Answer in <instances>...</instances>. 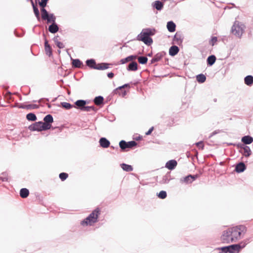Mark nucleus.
I'll return each instance as SVG.
<instances>
[{
  "label": "nucleus",
  "mask_w": 253,
  "mask_h": 253,
  "mask_svg": "<svg viewBox=\"0 0 253 253\" xmlns=\"http://www.w3.org/2000/svg\"><path fill=\"white\" fill-rule=\"evenodd\" d=\"M246 230V227L243 225L229 228L223 232L221 239L225 243L236 242L242 238Z\"/></svg>",
  "instance_id": "1"
},
{
  "label": "nucleus",
  "mask_w": 253,
  "mask_h": 253,
  "mask_svg": "<svg viewBox=\"0 0 253 253\" xmlns=\"http://www.w3.org/2000/svg\"><path fill=\"white\" fill-rule=\"evenodd\" d=\"M155 33L156 30L154 29H144L137 36V40L142 41L146 45H150L153 42V40L150 36L155 35Z\"/></svg>",
  "instance_id": "2"
},
{
  "label": "nucleus",
  "mask_w": 253,
  "mask_h": 253,
  "mask_svg": "<svg viewBox=\"0 0 253 253\" xmlns=\"http://www.w3.org/2000/svg\"><path fill=\"white\" fill-rule=\"evenodd\" d=\"M99 214V211L96 209L93 211L88 217L82 221L81 224L83 226H91L97 221V218Z\"/></svg>",
  "instance_id": "3"
},
{
  "label": "nucleus",
  "mask_w": 253,
  "mask_h": 253,
  "mask_svg": "<svg viewBox=\"0 0 253 253\" xmlns=\"http://www.w3.org/2000/svg\"><path fill=\"white\" fill-rule=\"evenodd\" d=\"M245 28V25L240 22L236 21L231 28V32L235 36L240 38L244 32Z\"/></svg>",
  "instance_id": "4"
},
{
  "label": "nucleus",
  "mask_w": 253,
  "mask_h": 253,
  "mask_svg": "<svg viewBox=\"0 0 253 253\" xmlns=\"http://www.w3.org/2000/svg\"><path fill=\"white\" fill-rule=\"evenodd\" d=\"M246 245L241 246L240 244H234L219 248V250H221L224 253H238Z\"/></svg>",
  "instance_id": "5"
},
{
  "label": "nucleus",
  "mask_w": 253,
  "mask_h": 253,
  "mask_svg": "<svg viewBox=\"0 0 253 253\" xmlns=\"http://www.w3.org/2000/svg\"><path fill=\"white\" fill-rule=\"evenodd\" d=\"M51 125L47 123H43V122H39L31 125L29 126V129L32 131H42L50 129Z\"/></svg>",
  "instance_id": "6"
},
{
  "label": "nucleus",
  "mask_w": 253,
  "mask_h": 253,
  "mask_svg": "<svg viewBox=\"0 0 253 253\" xmlns=\"http://www.w3.org/2000/svg\"><path fill=\"white\" fill-rule=\"evenodd\" d=\"M197 177V175H189L183 178H181L180 182L186 184L191 183Z\"/></svg>",
  "instance_id": "7"
},
{
  "label": "nucleus",
  "mask_w": 253,
  "mask_h": 253,
  "mask_svg": "<svg viewBox=\"0 0 253 253\" xmlns=\"http://www.w3.org/2000/svg\"><path fill=\"white\" fill-rule=\"evenodd\" d=\"M177 165V162L174 160H169L166 164L165 167L169 170L175 169Z\"/></svg>",
  "instance_id": "8"
},
{
  "label": "nucleus",
  "mask_w": 253,
  "mask_h": 253,
  "mask_svg": "<svg viewBox=\"0 0 253 253\" xmlns=\"http://www.w3.org/2000/svg\"><path fill=\"white\" fill-rule=\"evenodd\" d=\"M100 146L103 148H108L110 145V142L106 138L102 137L99 140Z\"/></svg>",
  "instance_id": "9"
},
{
  "label": "nucleus",
  "mask_w": 253,
  "mask_h": 253,
  "mask_svg": "<svg viewBox=\"0 0 253 253\" xmlns=\"http://www.w3.org/2000/svg\"><path fill=\"white\" fill-rule=\"evenodd\" d=\"M179 51L178 47L176 45L172 46L169 49V54L171 56L175 55Z\"/></svg>",
  "instance_id": "10"
},
{
  "label": "nucleus",
  "mask_w": 253,
  "mask_h": 253,
  "mask_svg": "<svg viewBox=\"0 0 253 253\" xmlns=\"http://www.w3.org/2000/svg\"><path fill=\"white\" fill-rule=\"evenodd\" d=\"M242 141L246 144H250L253 142V138L249 135L245 136L242 137Z\"/></svg>",
  "instance_id": "11"
},
{
  "label": "nucleus",
  "mask_w": 253,
  "mask_h": 253,
  "mask_svg": "<svg viewBox=\"0 0 253 253\" xmlns=\"http://www.w3.org/2000/svg\"><path fill=\"white\" fill-rule=\"evenodd\" d=\"M175 24L172 21H169L167 23V27L170 32H173L175 30Z\"/></svg>",
  "instance_id": "12"
},
{
  "label": "nucleus",
  "mask_w": 253,
  "mask_h": 253,
  "mask_svg": "<svg viewBox=\"0 0 253 253\" xmlns=\"http://www.w3.org/2000/svg\"><path fill=\"white\" fill-rule=\"evenodd\" d=\"M244 82L246 84L251 86L253 84V76L249 75L244 79Z\"/></svg>",
  "instance_id": "13"
},
{
  "label": "nucleus",
  "mask_w": 253,
  "mask_h": 253,
  "mask_svg": "<svg viewBox=\"0 0 253 253\" xmlns=\"http://www.w3.org/2000/svg\"><path fill=\"white\" fill-rule=\"evenodd\" d=\"M127 70L128 71H135L137 70V64L135 62H132L130 63L127 68Z\"/></svg>",
  "instance_id": "14"
},
{
  "label": "nucleus",
  "mask_w": 253,
  "mask_h": 253,
  "mask_svg": "<svg viewBox=\"0 0 253 253\" xmlns=\"http://www.w3.org/2000/svg\"><path fill=\"white\" fill-rule=\"evenodd\" d=\"M109 68V64L107 63H101V64H98L97 65L94 67V69L97 70H105Z\"/></svg>",
  "instance_id": "15"
},
{
  "label": "nucleus",
  "mask_w": 253,
  "mask_h": 253,
  "mask_svg": "<svg viewBox=\"0 0 253 253\" xmlns=\"http://www.w3.org/2000/svg\"><path fill=\"white\" fill-rule=\"evenodd\" d=\"M246 167L244 163H240L236 167V170L238 172H242L245 169Z\"/></svg>",
  "instance_id": "16"
},
{
  "label": "nucleus",
  "mask_w": 253,
  "mask_h": 253,
  "mask_svg": "<svg viewBox=\"0 0 253 253\" xmlns=\"http://www.w3.org/2000/svg\"><path fill=\"white\" fill-rule=\"evenodd\" d=\"M49 31L51 33H55L58 31V27L55 23H52L48 28Z\"/></svg>",
  "instance_id": "17"
},
{
  "label": "nucleus",
  "mask_w": 253,
  "mask_h": 253,
  "mask_svg": "<svg viewBox=\"0 0 253 253\" xmlns=\"http://www.w3.org/2000/svg\"><path fill=\"white\" fill-rule=\"evenodd\" d=\"M242 153L245 156L249 157L251 154V150L249 147L246 146L243 147Z\"/></svg>",
  "instance_id": "18"
},
{
  "label": "nucleus",
  "mask_w": 253,
  "mask_h": 253,
  "mask_svg": "<svg viewBox=\"0 0 253 253\" xmlns=\"http://www.w3.org/2000/svg\"><path fill=\"white\" fill-rule=\"evenodd\" d=\"M29 190L26 188H22L20 190V196L23 198L27 197L29 195Z\"/></svg>",
  "instance_id": "19"
},
{
  "label": "nucleus",
  "mask_w": 253,
  "mask_h": 253,
  "mask_svg": "<svg viewBox=\"0 0 253 253\" xmlns=\"http://www.w3.org/2000/svg\"><path fill=\"white\" fill-rule=\"evenodd\" d=\"M153 6L157 10H160L163 7V3L159 0L155 1L154 3Z\"/></svg>",
  "instance_id": "20"
},
{
  "label": "nucleus",
  "mask_w": 253,
  "mask_h": 253,
  "mask_svg": "<svg viewBox=\"0 0 253 253\" xmlns=\"http://www.w3.org/2000/svg\"><path fill=\"white\" fill-rule=\"evenodd\" d=\"M44 122L43 123H47L50 124L53 122V119L51 115H46L43 119Z\"/></svg>",
  "instance_id": "21"
},
{
  "label": "nucleus",
  "mask_w": 253,
  "mask_h": 253,
  "mask_svg": "<svg viewBox=\"0 0 253 253\" xmlns=\"http://www.w3.org/2000/svg\"><path fill=\"white\" fill-rule=\"evenodd\" d=\"M121 166L122 169L125 171H131L133 170V168L130 165H128L126 164H122Z\"/></svg>",
  "instance_id": "22"
},
{
  "label": "nucleus",
  "mask_w": 253,
  "mask_h": 253,
  "mask_svg": "<svg viewBox=\"0 0 253 253\" xmlns=\"http://www.w3.org/2000/svg\"><path fill=\"white\" fill-rule=\"evenodd\" d=\"M197 81L200 83H203L206 80V76L203 74H200L196 76Z\"/></svg>",
  "instance_id": "23"
},
{
  "label": "nucleus",
  "mask_w": 253,
  "mask_h": 253,
  "mask_svg": "<svg viewBox=\"0 0 253 253\" xmlns=\"http://www.w3.org/2000/svg\"><path fill=\"white\" fill-rule=\"evenodd\" d=\"M215 60L216 58L214 55H211L207 59L208 64L211 66L214 63Z\"/></svg>",
  "instance_id": "24"
},
{
  "label": "nucleus",
  "mask_w": 253,
  "mask_h": 253,
  "mask_svg": "<svg viewBox=\"0 0 253 253\" xmlns=\"http://www.w3.org/2000/svg\"><path fill=\"white\" fill-rule=\"evenodd\" d=\"M86 63L88 66H89L90 68H92L93 69H94V67H95V66L97 65V64H96V63H95L94 60H93V59L87 60L86 61Z\"/></svg>",
  "instance_id": "25"
},
{
  "label": "nucleus",
  "mask_w": 253,
  "mask_h": 253,
  "mask_svg": "<svg viewBox=\"0 0 253 253\" xmlns=\"http://www.w3.org/2000/svg\"><path fill=\"white\" fill-rule=\"evenodd\" d=\"M103 97L99 96L94 98V102L96 105H99L103 103Z\"/></svg>",
  "instance_id": "26"
},
{
  "label": "nucleus",
  "mask_w": 253,
  "mask_h": 253,
  "mask_svg": "<svg viewBox=\"0 0 253 253\" xmlns=\"http://www.w3.org/2000/svg\"><path fill=\"white\" fill-rule=\"evenodd\" d=\"M81 109L86 112L95 111V107L93 106H85L84 107L81 108Z\"/></svg>",
  "instance_id": "27"
},
{
  "label": "nucleus",
  "mask_w": 253,
  "mask_h": 253,
  "mask_svg": "<svg viewBox=\"0 0 253 253\" xmlns=\"http://www.w3.org/2000/svg\"><path fill=\"white\" fill-rule=\"evenodd\" d=\"M75 104L81 108L85 107L86 102L83 100H79L75 102Z\"/></svg>",
  "instance_id": "28"
},
{
  "label": "nucleus",
  "mask_w": 253,
  "mask_h": 253,
  "mask_svg": "<svg viewBox=\"0 0 253 253\" xmlns=\"http://www.w3.org/2000/svg\"><path fill=\"white\" fill-rule=\"evenodd\" d=\"M42 12V17L43 20H46L47 18L48 17V13L47 12V11L44 8V7H42V9L41 10Z\"/></svg>",
  "instance_id": "29"
},
{
  "label": "nucleus",
  "mask_w": 253,
  "mask_h": 253,
  "mask_svg": "<svg viewBox=\"0 0 253 253\" xmlns=\"http://www.w3.org/2000/svg\"><path fill=\"white\" fill-rule=\"evenodd\" d=\"M26 118L27 120L32 121H35L37 120L36 116L33 113H29L26 116Z\"/></svg>",
  "instance_id": "30"
},
{
  "label": "nucleus",
  "mask_w": 253,
  "mask_h": 253,
  "mask_svg": "<svg viewBox=\"0 0 253 253\" xmlns=\"http://www.w3.org/2000/svg\"><path fill=\"white\" fill-rule=\"evenodd\" d=\"M119 145L120 148L123 150L128 148L127 142H126L124 140L121 141L119 143Z\"/></svg>",
  "instance_id": "31"
},
{
  "label": "nucleus",
  "mask_w": 253,
  "mask_h": 253,
  "mask_svg": "<svg viewBox=\"0 0 253 253\" xmlns=\"http://www.w3.org/2000/svg\"><path fill=\"white\" fill-rule=\"evenodd\" d=\"M148 59L146 57L140 56L138 58V62L142 64H144L147 63Z\"/></svg>",
  "instance_id": "32"
},
{
  "label": "nucleus",
  "mask_w": 253,
  "mask_h": 253,
  "mask_svg": "<svg viewBox=\"0 0 253 253\" xmlns=\"http://www.w3.org/2000/svg\"><path fill=\"white\" fill-rule=\"evenodd\" d=\"M72 64L75 67H80L82 65V62L79 59H74L73 60Z\"/></svg>",
  "instance_id": "33"
},
{
  "label": "nucleus",
  "mask_w": 253,
  "mask_h": 253,
  "mask_svg": "<svg viewBox=\"0 0 253 253\" xmlns=\"http://www.w3.org/2000/svg\"><path fill=\"white\" fill-rule=\"evenodd\" d=\"M47 22H53V23H55V17L53 15V14H49L48 17L46 19Z\"/></svg>",
  "instance_id": "34"
},
{
  "label": "nucleus",
  "mask_w": 253,
  "mask_h": 253,
  "mask_svg": "<svg viewBox=\"0 0 253 253\" xmlns=\"http://www.w3.org/2000/svg\"><path fill=\"white\" fill-rule=\"evenodd\" d=\"M158 197L161 199H165L167 197V193L165 191H161L158 194Z\"/></svg>",
  "instance_id": "35"
},
{
  "label": "nucleus",
  "mask_w": 253,
  "mask_h": 253,
  "mask_svg": "<svg viewBox=\"0 0 253 253\" xmlns=\"http://www.w3.org/2000/svg\"><path fill=\"white\" fill-rule=\"evenodd\" d=\"M61 105L63 108L66 109H69L72 107V105L67 102H62Z\"/></svg>",
  "instance_id": "36"
},
{
  "label": "nucleus",
  "mask_w": 253,
  "mask_h": 253,
  "mask_svg": "<svg viewBox=\"0 0 253 253\" xmlns=\"http://www.w3.org/2000/svg\"><path fill=\"white\" fill-rule=\"evenodd\" d=\"M137 144L136 142L134 141H131L127 142L128 148H130L133 146H136Z\"/></svg>",
  "instance_id": "37"
},
{
  "label": "nucleus",
  "mask_w": 253,
  "mask_h": 253,
  "mask_svg": "<svg viewBox=\"0 0 253 253\" xmlns=\"http://www.w3.org/2000/svg\"><path fill=\"white\" fill-rule=\"evenodd\" d=\"M68 177V174L63 172L59 174V177L62 180H65Z\"/></svg>",
  "instance_id": "38"
},
{
  "label": "nucleus",
  "mask_w": 253,
  "mask_h": 253,
  "mask_svg": "<svg viewBox=\"0 0 253 253\" xmlns=\"http://www.w3.org/2000/svg\"><path fill=\"white\" fill-rule=\"evenodd\" d=\"M45 51L46 53L50 56L51 54V48L50 46L45 47Z\"/></svg>",
  "instance_id": "39"
},
{
  "label": "nucleus",
  "mask_w": 253,
  "mask_h": 253,
  "mask_svg": "<svg viewBox=\"0 0 253 253\" xmlns=\"http://www.w3.org/2000/svg\"><path fill=\"white\" fill-rule=\"evenodd\" d=\"M33 8H34V13H35L37 18L38 19H39L40 16H39V11L38 9L34 6H33Z\"/></svg>",
  "instance_id": "40"
},
{
  "label": "nucleus",
  "mask_w": 253,
  "mask_h": 253,
  "mask_svg": "<svg viewBox=\"0 0 253 253\" xmlns=\"http://www.w3.org/2000/svg\"><path fill=\"white\" fill-rule=\"evenodd\" d=\"M38 107V105L35 104H30L26 105V109H36Z\"/></svg>",
  "instance_id": "41"
},
{
  "label": "nucleus",
  "mask_w": 253,
  "mask_h": 253,
  "mask_svg": "<svg viewBox=\"0 0 253 253\" xmlns=\"http://www.w3.org/2000/svg\"><path fill=\"white\" fill-rule=\"evenodd\" d=\"M47 1H48V0H41V2H40V5L42 7H44L46 5V3H47Z\"/></svg>",
  "instance_id": "42"
},
{
  "label": "nucleus",
  "mask_w": 253,
  "mask_h": 253,
  "mask_svg": "<svg viewBox=\"0 0 253 253\" xmlns=\"http://www.w3.org/2000/svg\"><path fill=\"white\" fill-rule=\"evenodd\" d=\"M196 145L199 148L203 149L204 148V144L202 141H200L196 143Z\"/></svg>",
  "instance_id": "43"
},
{
  "label": "nucleus",
  "mask_w": 253,
  "mask_h": 253,
  "mask_svg": "<svg viewBox=\"0 0 253 253\" xmlns=\"http://www.w3.org/2000/svg\"><path fill=\"white\" fill-rule=\"evenodd\" d=\"M217 42V38L215 37H212L211 41V43L212 45H213L214 43Z\"/></svg>",
  "instance_id": "44"
},
{
  "label": "nucleus",
  "mask_w": 253,
  "mask_h": 253,
  "mask_svg": "<svg viewBox=\"0 0 253 253\" xmlns=\"http://www.w3.org/2000/svg\"><path fill=\"white\" fill-rule=\"evenodd\" d=\"M56 45L59 48H63L64 47V45L63 43L60 42H58L56 43Z\"/></svg>",
  "instance_id": "45"
},
{
  "label": "nucleus",
  "mask_w": 253,
  "mask_h": 253,
  "mask_svg": "<svg viewBox=\"0 0 253 253\" xmlns=\"http://www.w3.org/2000/svg\"><path fill=\"white\" fill-rule=\"evenodd\" d=\"M128 59L127 58V57H126L125 58H124V59H122L121 60H120V62L121 64H125L127 62H128Z\"/></svg>",
  "instance_id": "46"
},
{
  "label": "nucleus",
  "mask_w": 253,
  "mask_h": 253,
  "mask_svg": "<svg viewBox=\"0 0 253 253\" xmlns=\"http://www.w3.org/2000/svg\"><path fill=\"white\" fill-rule=\"evenodd\" d=\"M127 57L128 59V61H131V60L134 59L136 58V56H135L131 55V56H128Z\"/></svg>",
  "instance_id": "47"
},
{
  "label": "nucleus",
  "mask_w": 253,
  "mask_h": 253,
  "mask_svg": "<svg viewBox=\"0 0 253 253\" xmlns=\"http://www.w3.org/2000/svg\"><path fill=\"white\" fill-rule=\"evenodd\" d=\"M153 130V127H152L151 128H150L149 129V130L147 132H146V133H145L146 135H150L151 133Z\"/></svg>",
  "instance_id": "48"
},
{
  "label": "nucleus",
  "mask_w": 253,
  "mask_h": 253,
  "mask_svg": "<svg viewBox=\"0 0 253 253\" xmlns=\"http://www.w3.org/2000/svg\"><path fill=\"white\" fill-rule=\"evenodd\" d=\"M129 86L128 84H124V85H122L121 86H120L118 88H117V89H122L123 88H124L125 87H127V86Z\"/></svg>",
  "instance_id": "49"
},
{
  "label": "nucleus",
  "mask_w": 253,
  "mask_h": 253,
  "mask_svg": "<svg viewBox=\"0 0 253 253\" xmlns=\"http://www.w3.org/2000/svg\"><path fill=\"white\" fill-rule=\"evenodd\" d=\"M114 74L113 73H109L107 74V76L109 78H112L114 77Z\"/></svg>",
  "instance_id": "50"
},
{
  "label": "nucleus",
  "mask_w": 253,
  "mask_h": 253,
  "mask_svg": "<svg viewBox=\"0 0 253 253\" xmlns=\"http://www.w3.org/2000/svg\"><path fill=\"white\" fill-rule=\"evenodd\" d=\"M53 41L54 42L56 43H57V42H59L58 41V37H55L53 39Z\"/></svg>",
  "instance_id": "51"
},
{
  "label": "nucleus",
  "mask_w": 253,
  "mask_h": 253,
  "mask_svg": "<svg viewBox=\"0 0 253 253\" xmlns=\"http://www.w3.org/2000/svg\"><path fill=\"white\" fill-rule=\"evenodd\" d=\"M50 46V45L48 44L47 41L46 40H45V43H44L45 47H47V46Z\"/></svg>",
  "instance_id": "52"
},
{
  "label": "nucleus",
  "mask_w": 253,
  "mask_h": 253,
  "mask_svg": "<svg viewBox=\"0 0 253 253\" xmlns=\"http://www.w3.org/2000/svg\"><path fill=\"white\" fill-rule=\"evenodd\" d=\"M18 107L20 108H24V109L26 108V106H18Z\"/></svg>",
  "instance_id": "53"
},
{
  "label": "nucleus",
  "mask_w": 253,
  "mask_h": 253,
  "mask_svg": "<svg viewBox=\"0 0 253 253\" xmlns=\"http://www.w3.org/2000/svg\"><path fill=\"white\" fill-rule=\"evenodd\" d=\"M126 91H123V94H122V96H125V95H126Z\"/></svg>",
  "instance_id": "54"
}]
</instances>
